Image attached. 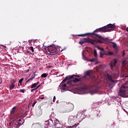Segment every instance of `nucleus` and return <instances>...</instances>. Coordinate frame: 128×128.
I'll return each instance as SVG.
<instances>
[{"mask_svg":"<svg viewBox=\"0 0 128 128\" xmlns=\"http://www.w3.org/2000/svg\"><path fill=\"white\" fill-rule=\"evenodd\" d=\"M11 84H16V80H13V82H12Z\"/></svg>","mask_w":128,"mask_h":128,"instance_id":"nucleus-37","label":"nucleus"},{"mask_svg":"<svg viewBox=\"0 0 128 128\" xmlns=\"http://www.w3.org/2000/svg\"><path fill=\"white\" fill-rule=\"evenodd\" d=\"M18 122H22V120L20 119V120H18Z\"/></svg>","mask_w":128,"mask_h":128,"instance_id":"nucleus-46","label":"nucleus"},{"mask_svg":"<svg viewBox=\"0 0 128 128\" xmlns=\"http://www.w3.org/2000/svg\"><path fill=\"white\" fill-rule=\"evenodd\" d=\"M103 54L105 55V56H108V54H106V53L104 52L103 53Z\"/></svg>","mask_w":128,"mask_h":128,"instance_id":"nucleus-39","label":"nucleus"},{"mask_svg":"<svg viewBox=\"0 0 128 128\" xmlns=\"http://www.w3.org/2000/svg\"><path fill=\"white\" fill-rule=\"evenodd\" d=\"M34 90H38V88H34Z\"/></svg>","mask_w":128,"mask_h":128,"instance_id":"nucleus-47","label":"nucleus"},{"mask_svg":"<svg viewBox=\"0 0 128 128\" xmlns=\"http://www.w3.org/2000/svg\"><path fill=\"white\" fill-rule=\"evenodd\" d=\"M116 27L115 24H109L106 26H104L102 28H98L94 30L92 33H86L85 34H78V36H90L92 38H94L95 40H99L102 42L104 44V40L106 39L102 36L98 34V32H112Z\"/></svg>","mask_w":128,"mask_h":128,"instance_id":"nucleus-1","label":"nucleus"},{"mask_svg":"<svg viewBox=\"0 0 128 128\" xmlns=\"http://www.w3.org/2000/svg\"><path fill=\"white\" fill-rule=\"evenodd\" d=\"M68 76L70 77V80L72 78H74V76H76L77 78H80V75H74V74H73L72 76Z\"/></svg>","mask_w":128,"mask_h":128,"instance_id":"nucleus-15","label":"nucleus"},{"mask_svg":"<svg viewBox=\"0 0 128 128\" xmlns=\"http://www.w3.org/2000/svg\"><path fill=\"white\" fill-rule=\"evenodd\" d=\"M111 44H113V48H116V43H114V42H110Z\"/></svg>","mask_w":128,"mask_h":128,"instance_id":"nucleus-26","label":"nucleus"},{"mask_svg":"<svg viewBox=\"0 0 128 128\" xmlns=\"http://www.w3.org/2000/svg\"><path fill=\"white\" fill-rule=\"evenodd\" d=\"M74 106L73 104H70L69 106H68V108L66 110V112H72L74 110Z\"/></svg>","mask_w":128,"mask_h":128,"instance_id":"nucleus-7","label":"nucleus"},{"mask_svg":"<svg viewBox=\"0 0 128 128\" xmlns=\"http://www.w3.org/2000/svg\"><path fill=\"white\" fill-rule=\"evenodd\" d=\"M40 114H42V112H40Z\"/></svg>","mask_w":128,"mask_h":128,"instance_id":"nucleus-48","label":"nucleus"},{"mask_svg":"<svg viewBox=\"0 0 128 128\" xmlns=\"http://www.w3.org/2000/svg\"><path fill=\"white\" fill-rule=\"evenodd\" d=\"M82 58L84 60H86V58L84 54V52H82Z\"/></svg>","mask_w":128,"mask_h":128,"instance_id":"nucleus-28","label":"nucleus"},{"mask_svg":"<svg viewBox=\"0 0 128 128\" xmlns=\"http://www.w3.org/2000/svg\"><path fill=\"white\" fill-rule=\"evenodd\" d=\"M18 86H20V84H18Z\"/></svg>","mask_w":128,"mask_h":128,"instance_id":"nucleus-50","label":"nucleus"},{"mask_svg":"<svg viewBox=\"0 0 128 128\" xmlns=\"http://www.w3.org/2000/svg\"><path fill=\"white\" fill-rule=\"evenodd\" d=\"M34 90H36V89H32V90H31L32 92H34Z\"/></svg>","mask_w":128,"mask_h":128,"instance_id":"nucleus-42","label":"nucleus"},{"mask_svg":"<svg viewBox=\"0 0 128 128\" xmlns=\"http://www.w3.org/2000/svg\"><path fill=\"white\" fill-rule=\"evenodd\" d=\"M86 76H92V72L91 71H87L85 72Z\"/></svg>","mask_w":128,"mask_h":128,"instance_id":"nucleus-16","label":"nucleus"},{"mask_svg":"<svg viewBox=\"0 0 128 128\" xmlns=\"http://www.w3.org/2000/svg\"><path fill=\"white\" fill-rule=\"evenodd\" d=\"M2 47L4 48H6V46L2 45Z\"/></svg>","mask_w":128,"mask_h":128,"instance_id":"nucleus-38","label":"nucleus"},{"mask_svg":"<svg viewBox=\"0 0 128 128\" xmlns=\"http://www.w3.org/2000/svg\"><path fill=\"white\" fill-rule=\"evenodd\" d=\"M76 118H78V114H72L69 116L68 122L70 124H72L74 122V120H76Z\"/></svg>","mask_w":128,"mask_h":128,"instance_id":"nucleus-5","label":"nucleus"},{"mask_svg":"<svg viewBox=\"0 0 128 128\" xmlns=\"http://www.w3.org/2000/svg\"><path fill=\"white\" fill-rule=\"evenodd\" d=\"M122 56H124V50L123 51V52H122Z\"/></svg>","mask_w":128,"mask_h":128,"instance_id":"nucleus-40","label":"nucleus"},{"mask_svg":"<svg viewBox=\"0 0 128 128\" xmlns=\"http://www.w3.org/2000/svg\"><path fill=\"white\" fill-rule=\"evenodd\" d=\"M20 92H22L23 94H24V90H20Z\"/></svg>","mask_w":128,"mask_h":128,"instance_id":"nucleus-34","label":"nucleus"},{"mask_svg":"<svg viewBox=\"0 0 128 128\" xmlns=\"http://www.w3.org/2000/svg\"><path fill=\"white\" fill-rule=\"evenodd\" d=\"M98 60V58H92L90 60L91 62H96Z\"/></svg>","mask_w":128,"mask_h":128,"instance_id":"nucleus-21","label":"nucleus"},{"mask_svg":"<svg viewBox=\"0 0 128 128\" xmlns=\"http://www.w3.org/2000/svg\"><path fill=\"white\" fill-rule=\"evenodd\" d=\"M70 76H67L66 77L64 80L62 81V82L60 83V86H59L60 88H62V86H64V82H66V80H70Z\"/></svg>","mask_w":128,"mask_h":128,"instance_id":"nucleus-8","label":"nucleus"},{"mask_svg":"<svg viewBox=\"0 0 128 128\" xmlns=\"http://www.w3.org/2000/svg\"><path fill=\"white\" fill-rule=\"evenodd\" d=\"M97 48L98 50H101V52H104V48L99 47V46H97Z\"/></svg>","mask_w":128,"mask_h":128,"instance_id":"nucleus-22","label":"nucleus"},{"mask_svg":"<svg viewBox=\"0 0 128 128\" xmlns=\"http://www.w3.org/2000/svg\"><path fill=\"white\" fill-rule=\"evenodd\" d=\"M89 42L91 44H102V41L98 39L92 40L88 38H84L81 41L79 42L80 44H86Z\"/></svg>","mask_w":128,"mask_h":128,"instance_id":"nucleus-2","label":"nucleus"},{"mask_svg":"<svg viewBox=\"0 0 128 128\" xmlns=\"http://www.w3.org/2000/svg\"><path fill=\"white\" fill-rule=\"evenodd\" d=\"M30 50H31L32 52H34V47L30 46Z\"/></svg>","mask_w":128,"mask_h":128,"instance_id":"nucleus-29","label":"nucleus"},{"mask_svg":"<svg viewBox=\"0 0 128 128\" xmlns=\"http://www.w3.org/2000/svg\"><path fill=\"white\" fill-rule=\"evenodd\" d=\"M46 122H48V126H54V121L52 120H49Z\"/></svg>","mask_w":128,"mask_h":128,"instance_id":"nucleus-9","label":"nucleus"},{"mask_svg":"<svg viewBox=\"0 0 128 128\" xmlns=\"http://www.w3.org/2000/svg\"><path fill=\"white\" fill-rule=\"evenodd\" d=\"M94 56L96 58H97L98 56V53L96 52V50H94Z\"/></svg>","mask_w":128,"mask_h":128,"instance_id":"nucleus-25","label":"nucleus"},{"mask_svg":"<svg viewBox=\"0 0 128 128\" xmlns=\"http://www.w3.org/2000/svg\"><path fill=\"white\" fill-rule=\"evenodd\" d=\"M46 50L48 52H50V54H51L52 56H54L58 52V50L52 46H49L46 48Z\"/></svg>","mask_w":128,"mask_h":128,"instance_id":"nucleus-4","label":"nucleus"},{"mask_svg":"<svg viewBox=\"0 0 128 128\" xmlns=\"http://www.w3.org/2000/svg\"><path fill=\"white\" fill-rule=\"evenodd\" d=\"M14 84H12L10 86V90H12L14 89Z\"/></svg>","mask_w":128,"mask_h":128,"instance_id":"nucleus-20","label":"nucleus"},{"mask_svg":"<svg viewBox=\"0 0 128 128\" xmlns=\"http://www.w3.org/2000/svg\"><path fill=\"white\" fill-rule=\"evenodd\" d=\"M36 101H34L33 103V104H32V108L34 107V106H36Z\"/></svg>","mask_w":128,"mask_h":128,"instance_id":"nucleus-30","label":"nucleus"},{"mask_svg":"<svg viewBox=\"0 0 128 128\" xmlns=\"http://www.w3.org/2000/svg\"><path fill=\"white\" fill-rule=\"evenodd\" d=\"M106 40H108V38H106Z\"/></svg>","mask_w":128,"mask_h":128,"instance_id":"nucleus-49","label":"nucleus"},{"mask_svg":"<svg viewBox=\"0 0 128 128\" xmlns=\"http://www.w3.org/2000/svg\"><path fill=\"white\" fill-rule=\"evenodd\" d=\"M80 80V78H73L72 81L74 82H78Z\"/></svg>","mask_w":128,"mask_h":128,"instance_id":"nucleus-14","label":"nucleus"},{"mask_svg":"<svg viewBox=\"0 0 128 128\" xmlns=\"http://www.w3.org/2000/svg\"><path fill=\"white\" fill-rule=\"evenodd\" d=\"M126 88H128V87L124 84L122 85L120 88V94L122 98H126Z\"/></svg>","mask_w":128,"mask_h":128,"instance_id":"nucleus-3","label":"nucleus"},{"mask_svg":"<svg viewBox=\"0 0 128 128\" xmlns=\"http://www.w3.org/2000/svg\"><path fill=\"white\" fill-rule=\"evenodd\" d=\"M18 122L17 126H22V124L20 122Z\"/></svg>","mask_w":128,"mask_h":128,"instance_id":"nucleus-33","label":"nucleus"},{"mask_svg":"<svg viewBox=\"0 0 128 128\" xmlns=\"http://www.w3.org/2000/svg\"><path fill=\"white\" fill-rule=\"evenodd\" d=\"M40 84L38 85L37 87L36 88H40Z\"/></svg>","mask_w":128,"mask_h":128,"instance_id":"nucleus-44","label":"nucleus"},{"mask_svg":"<svg viewBox=\"0 0 128 128\" xmlns=\"http://www.w3.org/2000/svg\"><path fill=\"white\" fill-rule=\"evenodd\" d=\"M16 107H14L12 109V112H10L11 114H14V112H16Z\"/></svg>","mask_w":128,"mask_h":128,"instance_id":"nucleus-18","label":"nucleus"},{"mask_svg":"<svg viewBox=\"0 0 128 128\" xmlns=\"http://www.w3.org/2000/svg\"><path fill=\"white\" fill-rule=\"evenodd\" d=\"M108 80H110L112 82H116L114 80H112V74H108Z\"/></svg>","mask_w":128,"mask_h":128,"instance_id":"nucleus-12","label":"nucleus"},{"mask_svg":"<svg viewBox=\"0 0 128 128\" xmlns=\"http://www.w3.org/2000/svg\"><path fill=\"white\" fill-rule=\"evenodd\" d=\"M36 76V75H34V76L33 77L30 78L26 82L25 84H28V82H30V80H34V78Z\"/></svg>","mask_w":128,"mask_h":128,"instance_id":"nucleus-17","label":"nucleus"},{"mask_svg":"<svg viewBox=\"0 0 128 128\" xmlns=\"http://www.w3.org/2000/svg\"><path fill=\"white\" fill-rule=\"evenodd\" d=\"M103 56H104V53L100 52V58H102Z\"/></svg>","mask_w":128,"mask_h":128,"instance_id":"nucleus-32","label":"nucleus"},{"mask_svg":"<svg viewBox=\"0 0 128 128\" xmlns=\"http://www.w3.org/2000/svg\"><path fill=\"white\" fill-rule=\"evenodd\" d=\"M68 84H72V81H69L67 82Z\"/></svg>","mask_w":128,"mask_h":128,"instance_id":"nucleus-36","label":"nucleus"},{"mask_svg":"<svg viewBox=\"0 0 128 128\" xmlns=\"http://www.w3.org/2000/svg\"><path fill=\"white\" fill-rule=\"evenodd\" d=\"M62 90H64L66 88V84H64L61 88Z\"/></svg>","mask_w":128,"mask_h":128,"instance_id":"nucleus-19","label":"nucleus"},{"mask_svg":"<svg viewBox=\"0 0 128 128\" xmlns=\"http://www.w3.org/2000/svg\"><path fill=\"white\" fill-rule=\"evenodd\" d=\"M116 64H118V60H116L114 59L110 61V66L112 70H114V66H116Z\"/></svg>","mask_w":128,"mask_h":128,"instance_id":"nucleus-6","label":"nucleus"},{"mask_svg":"<svg viewBox=\"0 0 128 128\" xmlns=\"http://www.w3.org/2000/svg\"><path fill=\"white\" fill-rule=\"evenodd\" d=\"M126 64V60H125L122 62V66H124Z\"/></svg>","mask_w":128,"mask_h":128,"instance_id":"nucleus-23","label":"nucleus"},{"mask_svg":"<svg viewBox=\"0 0 128 128\" xmlns=\"http://www.w3.org/2000/svg\"><path fill=\"white\" fill-rule=\"evenodd\" d=\"M41 76L42 78H46L48 76V75L44 73L42 74Z\"/></svg>","mask_w":128,"mask_h":128,"instance_id":"nucleus-24","label":"nucleus"},{"mask_svg":"<svg viewBox=\"0 0 128 128\" xmlns=\"http://www.w3.org/2000/svg\"><path fill=\"white\" fill-rule=\"evenodd\" d=\"M38 84H40V82H37L36 83H34L31 86V88H36Z\"/></svg>","mask_w":128,"mask_h":128,"instance_id":"nucleus-13","label":"nucleus"},{"mask_svg":"<svg viewBox=\"0 0 128 128\" xmlns=\"http://www.w3.org/2000/svg\"><path fill=\"white\" fill-rule=\"evenodd\" d=\"M56 96H54V98H53V102H54L56 100Z\"/></svg>","mask_w":128,"mask_h":128,"instance_id":"nucleus-35","label":"nucleus"},{"mask_svg":"<svg viewBox=\"0 0 128 128\" xmlns=\"http://www.w3.org/2000/svg\"><path fill=\"white\" fill-rule=\"evenodd\" d=\"M98 64V61H96V63H95V64Z\"/></svg>","mask_w":128,"mask_h":128,"instance_id":"nucleus-41","label":"nucleus"},{"mask_svg":"<svg viewBox=\"0 0 128 128\" xmlns=\"http://www.w3.org/2000/svg\"><path fill=\"white\" fill-rule=\"evenodd\" d=\"M98 88L90 91V94H98Z\"/></svg>","mask_w":128,"mask_h":128,"instance_id":"nucleus-11","label":"nucleus"},{"mask_svg":"<svg viewBox=\"0 0 128 128\" xmlns=\"http://www.w3.org/2000/svg\"><path fill=\"white\" fill-rule=\"evenodd\" d=\"M112 54H114V53H112V52H108V56H112Z\"/></svg>","mask_w":128,"mask_h":128,"instance_id":"nucleus-31","label":"nucleus"},{"mask_svg":"<svg viewBox=\"0 0 128 128\" xmlns=\"http://www.w3.org/2000/svg\"><path fill=\"white\" fill-rule=\"evenodd\" d=\"M30 51H27V54H30Z\"/></svg>","mask_w":128,"mask_h":128,"instance_id":"nucleus-45","label":"nucleus"},{"mask_svg":"<svg viewBox=\"0 0 128 128\" xmlns=\"http://www.w3.org/2000/svg\"><path fill=\"white\" fill-rule=\"evenodd\" d=\"M40 100H44V97H40Z\"/></svg>","mask_w":128,"mask_h":128,"instance_id":"nucleus-43","label":"nucleus"},{"mask_svg":"<svg viewBox=\"0 0 128 128\" xmlns=\"http://www.w3.org/2000/svg\"><path fill=\"white\" fill-rule=\"evenodd\" d=\"M24 80V78H22L18 82L19 84H20V86H22V82Z\"/></svg>","mask_w":128,"mask_h":128,"instance_id":"nucleus-27","label":"nucleus"},{"mask_svg":"<svg viewBox=\"0 0 128 128\" xmlns=\"http://www.w3.org/2000/svg\"><path fill=\"white\" fill-rule=\"evenodd\" d=\"M58 124H60V120L57 119L53 120V126H57Z\"/></svg>","mask_w":128,"mask_h":128,"instance_id":"nucleus-10","label":"nucleus"}]
</instances>
